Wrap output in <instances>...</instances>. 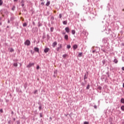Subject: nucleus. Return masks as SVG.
I'll list each match as a JSON object with an SVG mask.
<instances>
[{
    "label": "nucleus",
    "mask_w": 124,
    "mask_h": 124,
    "mask_svg": "<svg viewBox=\"0 0 124 124\" xmlns=\"http://www.w3.org/2000/svg\"><path fill=\"white\" fill-rule=\"evenodd\" d=\"M89 18L93 20L94 18H95V14L91 13L90 15Z\"/></svg>",
    "instance_id": "1"
},
{
    "label": "nucleus",
    "mask_w": 124,
    "mask_h": 124,
    "mask_svg": "<svg viewBox=\"0 0 124 124\" xmlns=\"http://www.w3.org/2000/svg\"><path fill=\"white\" fill-rule=\"evenodd\" d=\"M24 45H26L27 46H30V45H31V41L29 40H27L24 42Z\"/></svg>",
    "instance_id": "2"
},
{
    "label": "nucleus",
    "mask_w": 124,
    "mask_h": 124,
    "mask_svg": "<svg viewBox=\"0 0 124 124\" xmlns=\"http://www.w3.org/2000/svg\"><path fill=\"white\" fill-rule=\"evenodd\" d=\"M58 46H59V47H58L57 48H56V50L57 52H59V51H60V49H62V44H58Z\"/></svg>",
    "instance_id": "3"
},
{
    "label": "nucleus",
    "mask_w": 124,
    "mask_h": 124,
    "mask_svg": "<svg viewBox=\"0 0 124 124\" xmlns=\"http://www.w3.org/2000/svg\"><path fill=\"white\" fill-rule=\"evenodd\" d=\"M88 76H89V72L87 71L84 76V80H86V79H88Z\"/></svg>",
    "instance_id": "4"
},
{
    "label": "nucleus",
    "mask_w": 124,
    "mask_h": 124,
    "mask_svg": "<svg viewBox=\"0 0 124 124\" xmlns=\"http://www.w3.org/2000/svg\"><path fill=\"white\" fill-rule=\"evenodd\" d=\"M33 65H34V63H29V64L26 66V67H27V68H30V67L33 66Z\"/></svg>",
    "instance_id": "5"
},
{
    "label": "nucleus",
    "mask_w": 124,
    "mask_h": 124,
    "mask_svg": "<svg viewBox=\"0 0 124 124\" xmlns=\"http://www.w3.org/2000/svg\"><path fill=\"white\" fill-rule=\"evenodd\" d=\"M57 45H58V43L56 41H55L53 43L52 46L53 48H55V47H56V46H57Z\"/></svg>",
    "instance_id": "6"
},
{
    "label": "nucleus",
    "mask_w": 124,
    "mask_h": 124,
    "mask_svg": "<svg viewBox=\"0 0 124 124\" xmlns=\"http://www.w3.org/2000/svg\"><path fill=\"white\" fill-rule=\"evenodd\" d=\"M65 31L66 32H67V33H69V32H70V29H69V27H66L65 28Z\"/></svg>",
    "instance_id": "7"
},
{
    "label": "nucleus",
    "mask_w": 124,
    "mask_h": 124,
    "mask_svg": "<svg viewBox=\"0 0 124 124\" xmlns=\"http://www.w3.org/2000/svg\"><path fill=\"white\" fill-rule=\"evenodd\" d=\"M50 50V48H48V47H46L45 49H44V53H48V52H49V50Z\"/></svg>",
    "instance_id": "8"
},
{
    "label": "nucleus",
    "mask_w": 124,
    "mask_h": 124,
    "mask_svg": "<svg viewBox=\"0 0 124 124\" xmlns=\"http://www.w3.org/2000/svg\"><path fill=\"white\" fill-rule=\"evenodd\" d=\"M34 50L35 52H37V53H39V48L38 47H35L34 48Z\"/></svg>",
    "instance_id": "9"
},
{
    "label": "nucleus",
    "mask_w": 124,
    "mask_h": 124,
    "mask_svg": "<svg viewBox=\"0 0 124 124\" xmlns=\"http://www.w3.org/2000/svg\"><path fill=\"white\" fill-rule=\"evenodd\" d=\"M107 40H108V39L107 38H104L103 39V43H107Z\"/></svg>",
    "instance_id": "10"
},
{
    "label": "nucleus",
    "mask_w": 124,
    "mask_h": 124,
    "mask_svg": "<svg viewBox=\"0 0 124 124\" xmlns=\"http://www.w3.org/2000/svg\"><path fill=\"white\" fill-rule=\"evenodd\" d=\"M73 48L74 50H76V49H77V48H78V46L77 45H75L73 46Z\"/></svg>",
    "instance_id": "11"
},
{
    "label": "nucleus",
    "mask_w": 124,
    "mask_h": 124,
    "mask_svg": "<svg viewBox=\"0 0 124 124\" xmlns=\"http://www.w3.org/2000/svg\"><path fill=\"white\" fill-rule=\"evenodd\" d=\"M84 82L81 83V85L83 86H85L86 84H87V81L86 80H84Z\"/></svg>",
    "instance_id": "12"
},
{
    "label": "nucleus",
    "mask_w": 124,
    "mask_h": 124,
    "mask_svg": "<svg viewBox=\"0 0 124 124\" xmlns=\"http://www.w3.org/2000/svg\"><path fill=\"white\" fill-rule=\"evenodd\" d=\"M64 39L65 40H68V35H65L64 37Z\"/></svg>",
    "instance_id": "13"
},
{
    "label": "nucleus",
    "mask_w": 124,
    "mask_h": 124,
    "mask_svg": "<svg viewBox=\"0 0 124 124\" xmlns=\"http://www.w3.org/2000/svg\"><path fill=\"white\" fill-rule=\"evenodd\" d=\"M118 61L117 59H115L114 60H113V62L115 63H118Z\"/></svg>",
    "instance_id": "14"
},
{
    "label": "nucleus",
    "mask_w": 124,
    "mask_h": 124,
    "mask_svg": "<svg viewBox=\"0 0 124 124\" xmlns=\"http://www.w3.org/2000/svg\"><path fill=\"white\" fill-rule=\"evenodd\" d=\"M63 25H67V20H64L62 22Z\"/></svg>",
    "instance_id": "15"
},
{
    "label": "nucleus",
    "mask_w": 124,
    "mask_h": 124,
    "mask_svg": "<svg viewBox=\"0 0 124 124\" xmlns=\"http://www.w3.org/2000/svg\"><path fill=\"white\" fill-rule=\"evenodd\" d=\"M16 9V6L13 5L12 8V11H14Z\"/></svg>",
    "instance_id": "16"
},
{
    "label": "nucleus",
    "mask_w": 124,
    "mask_h": 124,
    "mask_svg": "<svg viewBox=\"0 0 124 124\" xmlns=\"http://www.w3.org/2000/svg\"><path fill=\"white\" fill-rule=\"evenodd\" d=\"M41 109H42V105L40 104L39 107V111H41Z\"/></svg>",
    "instance_id": "17"
},
{
    "label": "nucleus",
    "mask_w": 124,
    "mask_h": 124,
    "mask_svg": "<svg viewBox=\"0 0 124 124\" xmlns=\"http://www.w3.org/2000/svg\"><path fill=\"white\" fill-rule=\"evenodd\" d=\"M55 20V17L54 16H52L50 18L51 22H53Z\"/></svg>",
    "instance_id": "18"
},
{
    "label": "nucleus",
    "mask_w": 124,
    "mask_h": 124,
    "mask_svg": "<svg viewBox=\"0 0 124 124\" xmlns=\"http://www.w3.org/2000/svg\"><path fill=\"white\" fill-rule=\"evenodd\" d=\"M120 102L121 103L124 104V98H121V99L120 100Z\"/></svg>",
    "instance_id": "19"
},
{
    "label": "nucleus",
    "mask_w": 124,
    "mask_h": 124,
    "mask_svg": "<svg viewBox=\"0 0 124 124\" xmlns=\"http://www.w3.org/2000/svg\"><path fill=\"white\" fill-rule=\"evenodd\" d=\"M15 19V17L14 16H11L10 17V21H14V20Z\"/></svg>",
    "instance_id": "20"
},
{
    "label": "nucleus",
    "mask_w": 124,
    "mask_h": 124,
    "mask_svg": "<svg viewBox=\"0 0 124 124\" xmlns=\"http://www.w3.org/2000/svg\"><path fill=\"white\" fill-rule=\"evenodd\" d=\"M2 4H3V1H2V0H0V6H1Z\"/></svg>",
    "instance_id": "21"
},
{
    "label": "nucleus",
    "mask_w": 124,
    "mask_h": 124,
    "mask_svg": "<svg viewBox=\"0 0 124 124\" xmlns=\"http://www.w3.org/2000/svg\"><path fill=\"white\" fill-rule=\"evenodd\" d=\"M75 33H76V31H75V30H72V34L74 35V34H75Z\"/></svg>",
    "instance_id": "22"
},
{
    "label": "nucleus",
    "mask_w": 124,
    "mask_h": 124,
    "mask_svg": "<svg viewBox=\"0 0 124 124\" xmlns=\"http://www.w3.org/2000/svg\"><path fill=\"white\" fill-rule=\"evenodd\" d=\"M42 24L40 23V22H39L38 23V27H42Z\"/></svg>",
    "instance_id": "23"
},
{
    "label": "nucleus",
    "mask_w": 124,
    "mask_h": 124,
    "mask_svg": "<svg viewBox=\"0 0 124 124\" xmlns=\"http://www.w3.org/2000/svg\"><path fill=\"white\" fill-rule=\"evenodd\" d=\"M46 6H49V5H50V1H47V2H46Z\"/></svg>",
    "instance_id": "24"
},
{
    "label": "nucleus",
    "mask_w": 124,
    "mask_h": 124,
    "mask_svg": "<svg viewBox=\"0 0 124 124\" xmlns=\"http://www.w3.org/2000/svg\"><path fill=\"white\" fill-rule=\"evenodd\" d=\"M13 65H14V66H15L16 67H17V66H18V63H14Z\"/></svg>",
    "instance_id": "25"
},
{
    "label": "nucleus",
    "mask_w": 124,
    "mask_h": 124,
    "mask_svg": "<svg viewBox=\"0 0 124 124\" xmlns=\"http://www.w3.org/2000/svg\"><path fill=\"white\" fill-rule=\"evenodd\" d=\"M82 55H83V53L82 52H80L78 54V57L79 58H81V57H82Z\"/></svg>",
    "instance_id": "26"
},
{
    "label": "nucleus",
    "mask_w": 124,
    "mask_h": 124,
    "mask_svg": "<svg viewBox=\"0 0 124 124\" xmlns=\"http://www.w3.org/2000/svg\"><path fill=\"white\" fill-rule=\"evenodd\" d=\"M27 25H28V24L26 22H25L23 24V27H27Z\"/></svg>",
    "instance_id": "27"
},
{
    "label": "nucleus",
    "mask_w": 124,
    "mask_h": 124,
    "mask_svg": "<svg viewBox=\"0 0 124 124\" xmlns=\"http://www.w3.org/2000/svg\"><path fill=\"white\" fill-rule=\"evenodd\" d=\"M50 31H51V32H53V31H54V28L53 27L50 28Z\"/></svg>",
    "instance_id": "28"
},
{
    "label": "nucleus",
    "mask_w": 124,
    "mask_h": 124,
    "mask_svg": "<svg viewBox=\"0 0 124 124\" xmlns=\"http://www.w3.org/2000/svg\"><path fill=\"white\" fill-rule=\"evenodd\" d=\"M121 109L122 110V111H124V106H122L121 107Z\"/></svg>",
    "instance_id": "29"
},
{
    "label": "nucleus",
    "mask_w": 124,
    "mask_h": 124,
    "mask_svg": "<svg viewBox=\"0 0 124 124\" xmlns=\"http://www.w3.org/2000/svg\"><path fill=\"white\" fill-rule=\"evenodd\" d=\"M67 56V54H65L62 55V58H63L64 59H65V58H66V56Z\"/></svg>",
    "instance_id": "30"
},
{
    "label": "nucleus",
    "mask_w": 124,
    "mask_h": 124,
    "mask_svg": "<svg viewBox=\"0 0 124 124\" xmlns=\"http://www.w3.org/2000/svg\"><path fill=\"white\" fill-rule=\"evenodd\" d=\"M98 90H99L100 91H101V90H102V87H101V86H98L97 87Z\"/></svg>",
    "instance_id": "31"
},
{
    "label": "nucleus",
    "mask_w": 124,
    "mask_h": 124,
    "mask_svg": "<svg viewBox=\"0 0 124 124\" xmlns=\"http://www.w3.org/2000/svg\"><path fill=\"white\" fill-rule=\"evenodd\" d=\"M67 49H70V48H71V46H70V45H67Z\"/></svg>",
    "instance_id": "32"
},
{
    "label": "nucleus",
    "mask_w": 124,
    "mask_h": 124,
    "mask_svg": "<svg viewBox=\"0 0 124 124\" xmlns=\"http://www.w3.org/2000/svg\"><path fill=\"white\" fill-rule=\"evenodd\" d=\"M105 62H106V61L105 60L102 61L103 64H104V65L105 64Z\"/></svg>",
    "instance_id": "33"
},
{
    "label": "nucleus",
    "mask_w": 124,
    "mask_h": 124,
    "mask_svg": "<svg viewBox=\"0 0 124 124\" xmlns=\"http://www.w3.org/2000/svg\"><path fill=\"white\" fill-rule=\"evenodd\" d=\"M87 90L90 89V84H88L86 87Z\"/></svg>",
    "instance_id": "34"
},
{
    "label": "nucleus",
    "mask_w": 124,
    "mask_h": 124,
    "mask_svg": "<svg viewBox=\"0 0 124 124\" xmlns=\"http://www.w3.org/2000/svg\"><path fill=\"white\" fill-rule=\"evenodd\" d=\"M46 37H47L48 40L50 39V36L49 35V34H47L46 35Z\"/></svg>",
    "instance_id": "35"
},
{
    "label": "nucleus",
    "mask_w": 124,
    "mask_h": 124,
    "mask_svg": "<svg viewBox=\"0 0 124 124\" xmlns=\"http://www.w3.org/2000/svg\"><path fill=\"white\" fill-rule=\"evenodd\" d=\"M102 51H104V53L106 52V50H105V49L103 48H102L101 49Z\"/></svg>",
    "instance_id": "36"
},
{
    "label": "nucleus",
    "mask_w": 124,
    "mask_h": 124,
    "mask_svg": "<svg viewBox=\"0 0 124 124\" xmlns=\"http://www.w3.org/2000/svg\"><path fill=\"white\" fill-rule=\"evenodd\" d=\"M62 34L64 35L65 34L66 32H64V31H62Z\"/></svg>",
    "instance_id": "37"
},
{
    "label": "nucleus",
    "mask_w": 124,
    "mask_h": 124,
    "mask_svg": "<svg viewBox=\"0 0 124 124\" xmlns=\"http://www.w3.org/2000/svg\"><path fill=\"white\" fill-rule=\"evenodd\" d=\"M62 17V14H59V18L61 19Z\"/></svg>",
    "instance_id": "38"
},
{
    "label": "nucleus",
    "mask_w": 124,
    "mask_h": 124,
    "mask_svg": "<svg viewBox=\"0 0 124 124\" xmlns=\"http://www.w3.org/2000/svg\"><path fill=\"white\" fill-rule=\"evenodd\" d=\"M16 124H21V123L20 122V121L18 120V121H16Z\"/></svg>",
    "instance_id": "39"
},
{
    "label": "nucleus",
    "mask_w": 124,
    "mask_h": 124,
    "mask_svg": "<svg viewBox=\"0 0 124 124\" xmlns=\"http://www.w3.org/2000/svg\"><path fill=\"white\" fill-rule=\"evenodd\" d=\"M54 75H57L58 72L57 71H54Z\"/></svg>",
    "instance_id": "40"
},
{
    "label": "nucleus",
    "mask_w": 124,
    "mask_h": 124,
    "mask_svg": "<svg viewBox=\"0 0 124 124\" xmlns=\"http://www.w3.org/2000/svg\"><path fill=\"white\" fill-rule=\"evenodd\" d=\"M93 107H94V109H97V106L96 105H94L93 106Z\"/></svg>",
    "instance_id": "41"
},
{
    "label": "nucleus",
    "mask_w": 124,
    "mask_h": 124,
    "mask_svg": "<svg viewBox=\"0 0 124 124\" xmlns=\"http://www.w3.org/2000/svg\"><path fill=\"white\" fill-rule=\"evenodd\" d=\"M39 68H40L39 65H37L36 67V69H37V70H38V69H39Z\"/></svg>",
    "instance_id": "42"
},
{
    "label": "nucleus",
    "mask_w": 124,
    "mask_h": 124,
    "mask_svg": "<svg viewBox=\"0 0 124 124\" xmlns=\"http://www.w3.org/2000/svg\"><path fill=\"white\" fill-rule=\"evenodd\" d=\"M40 118H42L43 117V116L42 115V113H40Z\"/></svg>",
    "instance_id": "43"
},
{
    "label": "nucleus",
    "mask_w": 124,
    "mask_h": 124,
    "mask_svg": "<svg viewBox=\"0 0 124 124\" xmlns=\"http://www.w3.org/2000/svg\"><path fill=\"white\" fill-rule=\"evenodd\" d=\"M11 124V120H9L8 122V124Z\"/></svg>",
    "instance_id": "44"
},
{
    "label": "nucleus",
    "mask_w": 124,
    "mask_h": 124,
    "mask_svg": "<svg viewBox=\"0 0 124 124\" xmlns=\"http://www.w3.org/2000/svg\"><path fill=\"white\" fill-rule=\"evenodd\" d=\"M37 93V90H35L34 92V94H35Z\"/></svg>",
    "instance_id": "45"
},
{
    "label": "nucleus",
    "mask_w": 124,
    "mask_h": 124,
    "mask_svg": "<svg viewBox=\"0 0 124 124\" xmlns=\"http://www.w3.org/2000/svg\"><path fill=\"white\" fill-rule=\"evenodd\" d=\"M14 51V49L13 48H11L10 52Z\"/></svg>",
    "instance_id": "46"
},
{
    "label": "nucleus",
    "mask_w": 124,
    "mask_h": 124,
    "mask_svg": "<svg viewBox=\"0 0 124 124\" xmlns=\"http://www.w3.org/2000/svg\"><path fill=\"white\" fill-rule=\"evenodd\" d=\"M0 113H3V110H2V109H0Z\"/></svg>",
    "instance_id": "47"
},
{
    "label": "nucleus",
    "mask_w": 124,
    "mask_h": 124,
    "mask_svg": "<svg viewBox=\"0 0 124 124\" xmlns=\"http://www.w3.org/2000/svg\"><path fill=\"white\" fill-rule=\"evenodd\" d=\"M46 13H47V15H50V12L49 11L46 12Z\"/></svg>",
    "instance_id": "48"
},
{
    "label": "nucleus",
    "mask_w": 124,
    "mask_h": 124,
    "mask_svg": "<svg viewBox=\"0 0 124 124\" xmlns=\"http://www.w3.org/2000/svg\"><path fill=\"white\" fill-rule=\"evenodd\" d=\"M84 124H89V122H85L84 123Z\"/></svg>",
    "instance_id": "49"
},
{
    "label": "nucleus",
    "mask_w": 124,
    "mask_h": 124,
    "mask_svg": "<svg viewBox=\"0 0 124 124\" xmlns=\"http://www.w3.org/2000/svg\"><path fill=\"white\" fill-rule=\"evenodd\" d=\"M95 50H93L92 52L93 53V54H94V53H95Z\"/></svg>",
    "instance_id": "50"
},
{
    "label": "nucleus",
    "mask_w": 124,
    "mask_h": 124,
    "mask_svg": "<svg viewBox=\"0 0 124 124\" xmlns=\"http://www.w3.org/2000/svg\"><path fill=\"white\" fill-rule=\"evenodd\" d=\"M24 5H25V4H24V3H22L21 4V6H22V7H24Z\"/></svg>",
    "instance_id": "51"
},
{
    "label": "nucleus",
    "mask_w": 124,
    "mask_h": 124,
    "mask_svg": "<svg viewBox=\"0 0 124 124\" xmlns=\"http://www.w3.org/2000/svg\"><path fill=\"white\" fill-rule=\"evenodd\" d=\"M79 14H77V16H78V18H79Z\"/></svg>",
    "instance_id": "52"
},
{
    "label": "nucleus",
    "mask_w": 124,
    "mask_h": 124,
    "mask_svg": "<svg viewBox=\"0 0 124 124\" xmlns=\"http://www.w3.org/2000/svg\"><path fill=\"white\" fill-rule=\"evenodd\" d=\"M45 38H46V37L45 36H43V39H44Z\"/></svg>",
    "instance_id": "53"
},
{
    "label": "nucleus",
    "mask_w": 124,
    "mask_h": 124,
    "mask_svg": "<svg viewBox=\"0 0 124 124\" xmlns=\"http://www.w3.org/2000/svg\"><path fill=\"white\" fill-rule=\"evenodd\" d=\"M8 23L10 24V20H9V19L8 20Z\"/></svg>",
    "instance_id": "54"
},
{
    "label": "nucleus",
    "mask_w": 124,
    "mask_h": 124,
    "mask_svg": "<svg viewBox=\"0 0 124 124\" xmlns=\"http://www.w3.org/2000/svg\"><path fill=\"white\" fill-rule=\"evenodd\" d=\"M11 114H12V115H13V114H14V112H13V111H11Z\"/></svg>",
    "instance_id": "55"
},
{
    "label": "nucleus",
    "mask_w": 124,
    "mask_h": 124,
    "mask_svg": "<svg viewBox=\"0 0 124 124\" xmlns=\"http://www.w3.org/2000/svg\"><path fill=\"white\" fill-rule=\"evenodd\" d=\"M122 69L124 71V67H122Z\"/></svg>",
    "instance_id": "56"
},
{
    "label": "nucleus",
    "mask_w": 124,
    "mask_h": 124,
    "mask_svg": "<svg viewBox=\"0 0 124 124\" xmlns=\"http://www.w3.org/2000/svg\"><path fill=\"white\" fill-rule=\"evenodd\" d=\"M33 26L35 25V23H34V22H33Z\"/></svg>",
    "instance_id": "57"
},
{
    "label": "nucleus",
    "mask_w": 124,
    "mask_h": 124,
    "mask_svg": "<svg viewBox=\"0 0 124 124\" xmlns=\"http://www.w3.org/2000/svg\"><path fill=\"white\" fill-rule=\"evenodd\" d=\"M14 1H15V2L16 1V2L18 1V0H14Z\"/></svg>",
    "instance_id": "58"
},
{
    "label": "nucleus",
    "mask_w": 124,
    "mask_h": 124,
    "mask_svg": "<svg viewBox=\"0 0 124 124\" xmlns=\"http://www.w3.org/2000/svg\"><path fill=\"white\" fill-rule=\"evenodd\" d=\"M8 101H9V100H6V102H8Z\"/></svg>",
    "instance_id": "59"
},
{
    "label": "nucleus",
    "mask_w": 124,
    "mask_h": 124,
    "mask_svg": "<svg viewBox=\"0 0 124 124\" xmlns=\"http://www.w3.org/2000/svg\"><path fill=\"white\" fill-rule=\"evenodd\" d=\"M54 77H57V75H54Z\"/></svg>",
    "instance_id": "60"
},
{
    "label": "nucleus",
    "mask_w": 124,
    "mask_h": 124,
    "mask_svg": "<svg viewBox=\"0 0 124 124\" xmlns=\"http://www.w3.org/2000/svg\"><path fill=\"white\" fill-rule=\"evenodd\" d=\"M49 119L51 120V121H52V117H50Z\"/></svg>",
    "instance_id": "61"
},
{
    "label": "nucleus",
    "mask_w": 124,
    "mask_h": 124,
    "mask_svg": "<svg viewBox=\"0 0 124 124\" xmlns=\"http://www.w3.org/2000/svg\"><path fill=\"white\" fill-rule=\"evenodd\" d=\"M1 25H2V24L1 23V22H0V26H1Z\"/></svg>",
    "instance_id": "62"
},
{
    "label": "nucleus",
    "mask_w": 124,
    "mask_h": 124,
    "mask_svg": "<svg viewBox=\"0 0 124 124\" xmlns=\"http://www.w3.org/2000/svg\"><path fill=\"white\" fill-rule=\"evenodd\" d=\"M13 120H14V121H16V119L14 118Z\"/></svg>",
    "instance_id": "63"
},
{
    "label": "nucleus",
    "mask_w": 124,
    "mask_h": 124,
    "mask_svg": "<svg viewBox=\"0 0 124 124\" xmlns=\"http://www.w3.org/2000/svg\"><path fill=\"white\" fill-rule=\"evenodd\" d=\"M41 4H44V3L42 2V3H41Z\"/></svg>",
    "instance_id": "64"
}]
</instances>
